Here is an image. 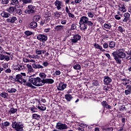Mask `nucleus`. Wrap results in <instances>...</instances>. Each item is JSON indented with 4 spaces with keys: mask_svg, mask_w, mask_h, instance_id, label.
I'll use <instances>...</instances> for the list:
<instances>
[{
    "mask_svg": "<svg viewBox=\"0 0 131 131\" xmlns=\"http://www.w3.org/2000/svg\"><path fill=\"white\" fill-rule=\"evenodd\" d=\"M54 15L55 16V17H60V14L58 12H54Z\"/></svg>",
    "mask_w": 131,
    "mask_h": 131,
    "instance_id": "nucleus-59",
    "label": "nucleus"
},
{
    "mask_svg": "<svg viewBox=\"0 0 131 131\" xmlns=\"http://www.w3.org/2000/svg\"><path fill=\"white\" fill-rule=\"evenodd\" d=\"M32 117L33 118H34V119H37V118H39V117H40V116L36 114H34L32 115Z\"/></svg>",
    "mask_w": 131,
    "mask_h": 131,
    "instance_id": "nucleus-45",
    "label": "nucleus"
},
{
    "mask_svg": "<svg viewBox=\"0 0 131 131\" xmlns=\"http://www.w3.org/2000/svg\"><path fill=\"white\" fill-rule=\"evenodd\" d=\"M4 60L5 61H10V56H8V55H5Z\"/></svg>",
    "mask_w": 131,
    "mask_h": 131,
    "instance_id": "nucleus-54",
    "label": "nucleus"
},
{
    "mask_svg": "<svg viewBox=\"0 0 131 131\" xmlns=\"http://www.w3.org/2000/svg\"><path fill=\"white\" fill-rule=\"evenodd\" d=\"M131 94V85H128L126 87V90H125V94L127 96Z\"/></svg>",
    "mask_w": 131,
    "mask_h": 131,
    "instance_id": "nucleus-20",
    "label": "nucleus"
},
{
    "mask_svg": "<svg viewBox=\"0 0 131 131\" xmlns=\"http://www.w3.org/2000/svg\"><path fill=\"white\" fill-rule=\"evenodd\" d=\"M12 127L16 131H24V123L20 122H13Z\"/></svg>",
    "mask_w": 131,
    "mask_h": 131,
    "instance_id": "nucleus-4",
    "label": "nucleus"
},
{
    "mask_svg": "<svg viewBox=\"0 0 131 131\" xmlns=\"http://www.w3.org/2000/svg\"><path fill=\"white\" fill-rule=\"evenodd\" d=\"M125 110H126V108L124 105H122V106H121L120 108V111H124Z\"/></svg>",
    "mask_w": 131,
    "mask_h": 131,
    "instance_id": "nucleus-51",
    "label": "nucleus"
},
{
    "mask_svg": "<svg viewBox=\"0 0 131 131\" xmlns=\"http://www.w3.org/2000/svg\"><path fill=\"white\" fill-rule=\"evenodd\" d=\"M0 96L4 99H7L9 97V94L6 92H2L0 94Z\"/></svg>",
    "mask_w": 131,
    "mask_h": 131,
    "instance_id": "nucleus-33",
    "label": "nucleus"
},
{
    "mask_svg": "<svg viewBox=\"0 0 131 131\" xmlns=\"http://www.w3.org/2000/svg\"><path fill=\"white\" fill-rule=\"evenodd\" d=\"M23 61L25 63H29V59L26 58H24Z\"/></svg>",
    "mask_w": 131,
    "mask_h": 131,
    "instance_id": "nucleus-62",
    "label": "nucleus"
},
{
    "mask_svg": "<svg viewBox=\"0 0 131 131\" xmlns=\"http://www.w3.org/2000/svg\"><path fill=\"white\" fill-rule=\"evenodd\" d=\"M29 82L35 86H41L45 85L44 79H41L39 77L30 78Z\"/></svg>",
    "mask_w": 131,
    "mask_h": 131,
    "instance_id": "nucleus-3",
    "label": "nucleus"
},
{
    "mask_svg": "<svg viewBox=\"0 0 131 131\" xmlns=\"http://www.w3.org/2000/svg\"><path fill=\"white\" fill-rule=\"evenodd\" d=\"M94 47L96 49H98V50H100V51H101V52H105V49H103V47H102V46H101V45H99V44H97V43H95L94 45Z\"/></svg>",
    "mask_w": 131,
    "mask_h": 131,
    "instance_id": "nucleus-22",
    "label": "nucleus"
},
{
    "mask_svg": "<svg viewBox=\"0 0 131 131\" xmlns=\"http://www.w3.org/2000/svg\"><path fill=\"white\" fill-rule=\"evenodd\" d=\"M47 51H44V50H38L37 49L35 51V53L36 54V55H41V54H45V53H46Z\"/></svg>",
    "mask_w": 131,
    "mask_h": 131,
    "instance_id": "nucleus-31",
    "label": "nucleus"
},
{
    "mask_svg": "<svg viewBox=\"0 0 131 131\" xmlns=\"http://www.w3.org/2000/svg\"><path fill=\"white\" fill-rule=\"evenodd\" d=\"M39 58H40V57L37 54L35 55H34L33 56V59H39Z\"/></svg>",
    "mask_w": 131,
    "mask_h": 131,
    "instance_id": "nucleus-58",
    "label": "nucleus"
},
{
    "mask_svg": "<svg viewBox=\"0 0 131 131\" xmlns=\"http://www.w3.org/2000/svg\"><path fill=\"white\" fill-rule=\"evenodd\" d=\"M118 28L119 32H121V33H122V32H124V29H123L122 27L119 26Z\"/></svg>",
    "mask_w": 131,
    "mask_h": 131,
    "instance_id": "nucleus-49",
    "label": "nucleus"
},
{
    "mask_svg": "<svg viewBox=\"0 0 131 131\" xmlns=\"http://www.w3.org/2000/svg\"><path fill=\"white\" fill-rule=\"evenodd\" d=\"M39 19H40V16L39 15L35 16L34 17V20L36 22H38V21H39Z\"/></svg>",
    "mask_w": 131,
    "mask_h": 131,
    "instance_id": "nucleus-44",
    "label": "nucleus"
},
{
    "mask_svg": "<svg viewBox=\"0 0 131 131\" xmlns=\"http://www.w3.org/2000/svg\"><path fill=\"white\" fill-rule=\"evenodd\" d=\"M37 39L40 41H47L48 40V36L45 34H39L37 36Z\"/></svg>",
    "mask_w": 131,
    "mask_h": 131,
    "instance_id": "nucleus-9",
    "label": "nucleus"
},
{
    "mask_svg": "<svg viewBox=\"0 0 131 131\" xmlns=\"http://www.w3.org/2000/svg\"><path fill=\"white\" fill-rule=\"evenodd\" d=\"M17 111H18V110H17V108H11L9 111V113H11L12 114H15V113H16Z\"/></svg>",
    "mask_w": 131,
    "mask_h": 131,
    "instance_id": "nucleus-36",
    "label": "nucleus"
},
{
    "mask_svg": "<svg viewBox=\"0 0 131 131\" xmlns=\"http://www.w3.org/2000/svg\"><path fill=\"white\" fill-rule=\"evenodd\" d=\"M36 27H37V23H36V22L33 21L30 23V28L34 29L36 28Z\"/></svg>",
    "mask_w": 131,
    "mask_h": 131,
    "instance_id": "nucleus-30",
    "label": "nucleus"
},
{
    "mask_svg": "<svg viewBox=\"0 0 131 131\" xmlns=\"http://www.w3.org/2000/svg\"><path fill=\"white\" fill-rule=\"evenodd\" d=\"M79 23L86 24L88 26H93L94 25V23L89 20V17L84 16L80 18Z\"/></svg>",
    "mask_w": 131,
    "mask_h": 131,
    "instance_id": "nucleus-5",
    "label": "nucleus"
},
{
    "mask_svg": "<svg viewBox=\"0 0 131 131\" xmlns=\"http://www.w3.org/2000/svg\"><path fill=\"white\" fill-rule=\"evenodd\" d=\"M79 24L80 25V29L81 30L83 31H85V30L88 29V25L86 24H82L79 23Z\"/></svg>",
    "mask_w": 131,
    "mask_h": 131,
    "instance_id": "nucleus-15",
    "label": "nucleus"
},
{
    "mask_svg": "<svg viewBox=\"0 0 131 131\" xmlns=\"http://www.w3.org/2000/svg\"><path fill=\"white\" fill-rule=\"evenodd\" d=\"M15 81H17L20 84L24 83V85H27V86H29V88H31V89H34V86H33L31 83L29 82H27L26 80L24 79V77L21 74H18L16 76V78L14 79Z\"/></svg>",
    "mask_w": 131,
    "mask_h": 131,
    "instance_id": "nucleus-2",
    "label": "nucleus"
},
{
    "mask_svg": "<svg viewBox=\"0 0 131 131\" xmlns=\"http://www.w3.org/2000/svg\"><path fill=\"white\" fill-rule=\"evenodd\" d=\"M125 50L124 49H121L118 50V53L116 52H114L112 53V55L116 61L117 64H121L122 60L125 59V60H130L131 56L129 55L126 56V54L124 52Z\"/></svg>",
    "mask_w": 131,
    "mask_h": 131,
    "instance_id": "nucleus-1",
    "label": "nucleus"
},
{
    "mask_svg": "<svg viewBox=\"0 0 131 131\" xmlns=\"http://www.w3.org/2000/svg\"><path fill=\"white\" fill-rule=\"evenodd\" d=\"M60 74H61V72L59 70L56 71H55V75L58 76V75H60Z\"/></svg>",
    "mask_w": 131,
    "mask_h": 131,
    "instance_id": "nucleus-63",
    "label": "nucleus"
},
{
    "mask_svg": "<svg viewBox=\"0 0 131 131\" xmlns=\"http://www.w3.org/2000/svg\"><path fill=\"white\" fill-rule=\"evenodd\" d=\"M39 75L42 79H45V78L47 77V75L45 73H40Z\"/></svg>",
    "mask_w": 131,
    "mask_h": 131,
    "instance_id": "nucleus-39",
    "label": "nucleus"
},
{
    "mask_svg": "<svg viewBox=\"0 0 131 131\" xmlns=\"http://www.w3.org/2000/svg\"><path fill=\"white\" fill-rule=\"evenodd\" d=\"M2 125L4 126L5 127H7V126H9L10 125V122L8 121L4 122L2 123Z\"/></svg>",
    "mask_w": 131,
    "mask_h": 131,
    "instance_id": "nucleus-42",
    "label": "nucleus"
},
{
    "mask_svg": "<svg viewBox=\"0 0 131 131\" xmlns=\"http://www.w3.org/2000/svg\"><path fill=\"white\" fill-rule=\"evenodd\" d=\"M110 89V88L108 86V85H105L103 88V90H104V91H109Z\"/></svg>",
    "mask_w": 131,
    "mask_h": 131,
    "instance_id": "nucleus-55",
    "label": "nucleus"
},
{
    "mask_svg": "<svg viewBox=\"0 0 131 131\" xmlns=\"http://www.w3.org/2000/svg\"><path fill=\"white\" fill-rule=\"evenodd\" d=\"M8 93H16V92H17V90L15 89V88H9L8 89Z\"/></svg>",
    "mask_w": 131,
    "mask_h": 131,
    "instance_id": "nucleus-37",
    "label": "nucleus"
},
{
    "mask_svg": "<svg viewBox=\"0 0 131 131\" xmlns=\"http://www.w3.org/2000/svg\"><path fill=\"white\" fill-rule=\"evenodd\" d=\"M68 14L69 15V16L70 17V18H74L75 17L74 15L70 12L68 13Z\"/></svg>",
    "mask_w": 131,
    "mask_h": 131,
    "instance_id": "nucleus-60",
    "label": "nucleus"
},
{
    "mask_svg": "<svg viewBox=\"0 0 131 131\" xmlns=\"http://www.w3.org/2000/svg\"><path fill=\"white\" fill-rule=\"evenodd\" d=\"M87 15L89 18H94V13H92L91 12H89L87 13Z\"/></svg>",
    "mask_w": 131,
    "mask_h": 131,
    "instance_id": "nucleus-46",
    "label": "nucleus"
},
{
    "mask_svg": "<svg viewBox=\"0 0 131 131\" xmlns=\"http://www.w3.org/2000/svg\"><path fill=\"white\" fill-rule=\"evenodd\" d=\"M76 29V25L74 24H73L71 25V28L70 29V30H75Z\"/></svg>",
    "mask_w": 131,
    "mask_h": 131,
    "instance_id": "nucleus-48",
    "label": "nucleus"
},
{
    "mask_svg": "<svg viewBox=\"0 0 131 131\" xmlns=\"http://www.w3.org/2000/svg\"><path fill=\"white\" fill-rule=\"evenodd\" d=\"M54 6L58 11H60V10L62 9V7H63V3H62V1L56 0L54 2Z\"/></svg>",
    "mask_w": 131,
    "mask_h": 131,
    "instance_id": "nucleus-8",
    "label": "nucleus"
},
{
    "mask_svg": "<svg viewBox=\"0 0 131 131\" xmlns=\"http://www.w3.org/2000/svg\"><path fill=\"white\" fill-rule=\"evenodd\" d=\"M12 2L10 3L11 6H15V8H19V1L18 0H12Z\"/></svg>",
    "mask_w": 131,
    "mask_h": 131,
    "instance_id": "nucleus-19",
    "label": "nucleus"
},
{
    "mask_svg": "<svg viewBox=\"0 0 131 131\" xmlns=\"http://www.w3.org/2000/svg\"><path fill=\"white\" fill-rule=\"evenodd\" d=\"M1 16L3 18H9L11 16V14L8 12L3 11L1 13Z\"/></svg>",
    "mask_w": 131,
    "mask_h": 131,
    "instance_id": "nucleus-21",
    "label": "nucleus"
},
{
    "mask_svg": "<svg viewBox=\"0 0 131 131\" xmlns=\"http://www.w3.org/2000/svg\"><path fill=\"white\" fill-rule=\"evenodd\" d=\"M35 12V7L32 5H29L28 6V9L25 10V13L26 14H32Z\"/></svg>",
    "mask_w": 131,
    "mask_h": 131,
    "instance_id": "nucleus-7",
    "label": "nucleus"
},
{
    "mask_svg": "<svg viewBox=\"0 0 131 131\" xmlns=\"http://www.w3.org/2000/svg\"><path fill=\"white\" fill-rule=\"evenodd\" d=\"M103 82L104 84L108 85L112 82V79L109 76H105L104 77Z\"/></svg>",
    "mask_w": 131,
    "mask_h": 131,
    "instance_id": "nucleus-13",
    "label": "nucleus"
},
{
    "mask_svg": "<svg viewBox=\"0 0 131 131\" xmlns=\"http://www.w3.org/2000/svg\"><path fill=\"white\" fill-rule=\"evenodd\" d=\"M124 18L123 19V21L126 23L127 21H128V20H129L130 14L128 12H126L124 14Z\"/></svg>",
    "mask_w": 131,
    "mask_h": 131,
    "instance_id": "nucleus-17",
    "label": "nucleus"
},
{
    "mask_svg": "<svg viewBox=\"0 0 131 131\" xmlns=\"http://www.w3.org/2000/svg\"><path fill=\"white\" fill-rule=\"evenodd\" d=\"M114 17H115V18L116 19V20H120L121 19V17H120L118 15H115L114 16Z\"/></svg>",
    "mask_w": 131,
    "mask_h": 131,
    "instance_id": "nucleus-53",
    "label": "nucleus"
},
{
    "mask_svg": "<svg viewBox=\"0 0 131 131\" xmlns=\"http://www.w3.org/2000/svg\"><path fill=\"white\" fill-rule=\"evenodd\" d=\"M56 128H57V129L63 130L64 129H67L68 128V126H67L66 124H63L62 123L58 122L56 124Z\"/></svg>",
    "mask_w": 131,
    "mask_h": 131,
    "instance_id": "nucleus-6",
    "label": "nucleus"
},
{
    "mask_svg": "<svg viewBox=\"0 0 131 131\" xmlns=\"http://www.w3.org/2000/svg\"><path fill=\"white\" fill-rule=\"evenodd\" d=\"M27 68H28V73H31V72H33V69L31 65L28 64H27Z\"/></svg>",
    "mask_w": 131,
    "mask_h": 131,
    "instance_id": "nucleus-32",
    "label": "nucleus"
},
{
    "mask_svg": "<svg viewBox=\"0 0 131 131\" xmlns=\"http://www.w3.org/2000/svg\"><path fill=\"white\" fill-rule=\"evenodd\" d=\"M108 45L109 48L113 50V49H114V48H115L116 43L114 41H111L109 42Z\"/></svg>",
    "mask_w": 131,
    "mask_h": 131,
    "instance_id": "nucleus-24",
    "label": "nucleus"
},
{
    "mask_svg": "<svg viewBox=\"0 0 131 131\" xmlns=\"http://www.w3.org/2000/svg\"><path fill=\"white\" fill-rule=\"evenodd\" d=\"M30 110L32 112V113H34L36 112V110H37V108H36L35 107H30Z\"/></svg>",
    "mask_w": 131,
    "mask_h": 131,
    "instance_id": "nucleus-47",
    "label": "nucleus"
},
{
    "mask_svg": "<svg viewBox=\"0 0 131 131\" xmlns=\"http://www.w3.org/2000/svg\"><path fill=\"white\" fill-rule=\"evenodd\" d=\"M42 65L43 66V67H48V66L50 65V63L48 61H43Z\"/></svg>",
    "mask_w": 131,
    "mask_h": 131,
    "instance_id": "nucleus-43",
    "label": "nucleus"
},
{
    "mask_svg": "<svg viewBox=\"0 0 131 131\" xmlns=\"http://www.w3.org/2000/svg\"><path fill=\"white\" fill-rule=\"evenodd\" d=\"M6 21L8 23H15V21H17V17L15 16L9 17L6 19Z\"/></svg>",
    "mask_w": 131,
    "mask_h": 131,
    "instance_id": "nucleus-16",
    "label": "nucleus"
},
{
    "mask_svg": "<svg viewBox=\"0 0 131 131\" xmlns=\"http://www.w3.org/2000/svg\"><path fill=\"white\" fill-rule=\"evenodd\" d=\"M64 28V26L59 25L57 26L54 28V29L55 31H60L61 30H63V29Z\"/></svg>",
    "mask_w": 131,
    "mask_h": 131,
    "instance_id": "nucleus-26",
    "label": "nucleus"
},
{
    "mask_svg": "<svg viewBox=\"0 0 131 131\" xmlns=\"http://www.w3.org/2000/svg\"><path fill=\"white\" fill-rule=\"evenodd\" d=\"M0 60L3 61V60H5V55L0 54Z\"/></svg>",
    "mask_w": 131,
    "mask_h": 131,
    "instance_id": "nucleus-57",
    "label": "nucleus"
},
{
    "mask_svg": "<svg viewBox=\"0 0 131 131\" xmlns=\"http://www.w3.org/2000/svg\"><path fill=\"white\" fill-rule=\"evenodd\" d=\"M103 47L104 49H108V48H109V45H108V43L105 42L103 44Z\"/></svg>",
    "mask_w": 131,
    "mask_h": 131,
    "instance_id": "nucleus-50",
    "label": "nucleus"
},
{
    "mask_svg": "<svg viewBox=\"0 0 131 131\" xmlns=\"http://www.w3.org/2000/svg\"><path fill=\"white\" fill-rule=\"evenodd\" d=\"M81 39V36L80 35L77 34L74 35L72 38L71 39V42H73L74 43H76L78 40H80Z\"/></svg>",
    "mask_w": 131,
    "mask_h": 131,
    "instance_id": "nucleus-11",
    "label": "nucleus"
},
{
    "mask_svg": "<svg viewBox=\"0 0 131 131\" xmlns=\"http://www.w3.org/2000/svg\"><path fill=\"white\" fill-rule=\"evenodd\" d=\"M73 68L75 70H80L81 69V66L79 64H77L73 66Z\"/></svg>",
    "mask_w": 131,
    "mask_h": 131,
    "instance_id": "nucleus-35",
    "label": "nucleus"
},
{
    "mask_svg": "<svg viewBox=\"0 0 131 131\" xmlns=\"http://www.w3.org/2000/svg\"><path fill=\"white\" fill-rule=\"evenodd\" d=\"M103 27L105 29H111V27H112V25H111V24L109 23H106L103 25Z\"/></svg>",
    "mask_w": 131,
    "mask_h": 131,
    "instance_id": "nucleus-27",
    "label": "nucleus"
},
{
    "mask_svg": "<svg viewBox=\"0 0 131 131\" xmlns=\"http://www.w3.org/2000/svg\"><path fill=\"white\" fill-rule=\"evenodd\" d=\"M55 82V80L53 79H44V84L45 83H48V84H52V83H54Z\"/></svg>",
    "mask_w": 131,
    "mask_h": 131,
    "instance_id": "nucleus-18",
    "label": "nucleus"
},
{
    "mask_svg": "<svg viewBox=\"0 0 131 131\" xmlns=\"http://www.w3.org/2000/svg\"><path fill=\"white\" fill-rule=\"evenodd\" d=\"M122 84H123L124 85H126L127 84H128V81L129 80H127L126 79H122Z\"/></svg>",
    "mask_w": 131,
    "mask_h": 131,
    "instance_id": "nucleus-38",
    "label": "nucleus"
},
{
    "mask_svg": "<svg viewBox=\"0 0 131 131\" xmlns=\"http://www.w3.org/2000/svg\"><path fill=\"white\" fill-rule=\"evenodd\" d=\"M106 130H107V131H113V127L107 128Z\"/></svg>",
    "mask_w": 131,
    "mask_h": 131,
    "instance_id": "nucleus-64",
    "label": "nucleus"
},
{
    "mask_svg": "<svg viewBox=\"0 0 131 131\" xmlns=\"http://www.w3.org/2000/svg\"><path fill=\"white\" fill-rule=\"evenodd\" d=\"M38 109L41 111H45L47 110V107L45 104H39L38 106Z\"/></svg>",
    "mask_w": 131,
    "mask_h": 131,
    "instance_id": "nucleus-28",
    "label": "nucleus"
},
{
    "mask_svg": "<svg viewBox=\"0 0 131 131\" xmlns=\"http://www.w3.org/2000/svg\"><path fill=\"white\" fill-rule=\"evenodd\" d=\"M19 2H21L24 5H26L27 4H31L32 0H19Z\"/></svg>",
    "mask_w": 131,
    "mask_h": 131,
    "instance_id": "nucleus-34",
    "label": "nucleus"
},
{
    "mask_svg": "<svg viewBox=\"0 0 131 131\" xmlns=\"http://www.w3.org/2000/svg\"><path fill=\"white\" fill-rule=\"evenodd\" d=\"M66 13H67V14H69V13H70V11L69 10L68 6L66 7Z\"/></svg>",
    "mask_w": 131,
    "mask_h": 131,
    "instance_id": "nucleus-61",
    "label": "nucleus"
},
{
    "mask_svg": "<svg viewBox=\"0 0 131 131\" xmlns=\"http://www.w3.org/2000/svg\"><path fill=\"white\" fill-rule=\"evenodd\" d=\"M119 11L121 12H126V9H125V6L124 4H120L119 5Z\"/></svg>",
    "mask_w": 131,
    "mask_h": 131,
    "instance_id": "nucleus-23",
    "label": "nucleus"
},
{
    "mask_svg": "<svg viewBox=\"0 0 131 131\" xmlns=\"http://www.w3.org/2000/svg\"><path fill=\"white\" fill-rule=\"evenodd\" d=\"M66 88H67V84L61 82L59 83L57 89L58 91H63Z\"/></svg>",
    "mask_w": 131,
    "mask_h": 131,
    "instance_id": "nucleus-10",
    "label": "nucleus"
},
{
    "mask_svg": "<svg viewBox=\"0 0 131 131\" xmlns=\"http://www.w3.org/2000/svg\"><path fill=\"white\" fill-rule=\"evenodd\" d=\"M14 69L16 71H21V70H23V68H22V66L17 64L14 67Z\"/></svg>",
    "mask_w": 131,
    "mask_h": 131,
    "instance_id": "nucleus-25",
    "label": "nucleus"
},
{
    "mask_svg": "<svg viewBox=\"0 0 131 131\" xmlns=\"http://www.w3.org/2000/svg\"><path fill=\"white\" fill-rule=\"evenodd\" d=\"M17 10V7H15L14 6H10L7 8L6 11L9 14H14L15 12Z\"/></svg>",
    "mask_w": 131,
    "mask_h": 131,
    "instance_id": "nucleus-12",
    "label": "nucleus"
},
{
    "mask_svg": "<svg viewBox=\"0 0 131 131\" xmlns=\"http://www.w3.org/2000/svg\"><path fill=\"white\" fill-rule=\"evenodd\" d=\"M37 69H43V66L39 64H37Z\"/></svg>",
    "mask_w": 131,
    "mask_h": 131,
    "instance_id": "nucleus-52",
    "label": "nucleus"
},
{
    "mask_svg": "<svg viewBox=\"0 0 131 131\" xmlns=\"http://www.w3.org/2000/svg\"><path fill=\"white\" fill-rule=\"evenodd\" d=\"M0 3L2 5H8L9 4V0H0Z\"/></svg>",
    "mask_w": 131,
    "mask_h": 131,
    "instance_id": "nucleus-41",
    "label": "nucleus"
},
{
    "mask_svg": "<svg viewBox=\"0 0 131 131\" xmlns=\"http://www.w3.org/2000/svg\"><path fill=\"white\" fill-rule=\"evenodd\" d=\"M65 98L67 101H68V102H70V101L72 100L73 97H72V95L70 94H66L65 95Z\"/></svg>",
    "mask_w": 131,
    "mask_h": 131,
    "instance_id": "nucleus-29",
    "label": "nucleus"
},
{
    "mask_svg": "<svg viewBox=\"0 0 131 131\" xmlns=\"http://www.w3.org/2000/svg\"><path fill=\"white\" fill-rule=\"evenodd\" d=\"M101 104L104 108H106V109H108V110H110V109L112 108V106H111L110 105L108 104V103L107 102H106V101H103L101 102Z\"/></svg>",
    "mask_w": 131,
    "mask_h": 131,
    "instance_id": "nucleus-14",
    "label": "nucleus"
},
{
    "mask_svg": "<svg viewBox=\"0 0 131 131\" xmlns=\"http://www.w3.org/2000/svg\"><path fill=\"white\" fill-rule=\"evenodd\" d=\"M32 67L34 68V69H37V64L36 63H33L32 64Z\"/></svg>",
    "mask_w": 131,
    "mask_h": 131,
    "instance_id": "nucleus-56",
    "label": "nucleus"
},
{
    "mask_svg": "<svg viewBox=\"0 0 131 131\" xmlns=\"http://www.w3.org/2000/svg\"><path fill=\"white\" fill-rule=\"evenodd\" d=\"M25 34L27 35V36H30V35L33 34V32L30 31H26L25 32Z\"/></svg>",
    "mask_w": 131,
    "mask_h": 131,
    "instance_id": "nucleus-40",
    "label": "nucleus"
}]
</instances>
